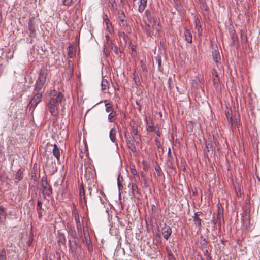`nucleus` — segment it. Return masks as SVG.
Segmentation results:
<instances>
[{
  "instance_id": "nucleus-1",
  "label": "nucleus",
  "mask_w": 260,
  "mask_h": 260,
  "mask_svg": "<svg viewBox=\"0 0 260 260\" xmlns=\"http://www.w3.org/2000/svg\"><path fill=\"white\" fill-rule=\"evenodd\" d=\"M63 98V95L60 92L57 95H52L51 98L46 106L52 116H56L58 115V104L61 102Z\"/></svg>"
},
{
  "instance_id": "nucleus-2",
  "label": "nucleus",
  "mask_w": 260,
  "mask_h": 260,
  "mask_svg": "<svg viewBox=\"0 0 260 260\" xmlns=\"http://www.w3.org/2000/svg\"><path fill=\"white\" fill-rule=\"evenodd\" d=\"M41 186L42 188V192L44 196H50L52 193V188L51 185L48 184L46 177L42 178Z\"/></svg>"
},
{
  "instance_id": "nucleus-3",
  "label": "nucleus",
  "mask_w": 260,
  "mask_h": 260,
  "mask_svg": "<svg viewBox=\"0 0 260 260\" xmlns=\"http://www.w3.org/2000/svg\"><path fill=\"white\" fill-rule=\"evenodd\" d=\"M42 96V93L41 92L37 93L32 99L31 101L29 103L30 108H35L36 106L41 101V98Z\"/></svg>"
},
{
  "instance_id": "nucleus-4",
  "label": "nucleus",
  "mask_w": 260,
  "mask_h": 260,
  "mask_svg": "<svg viewBox=\"0 0 260 260\" xmlns=\"http://www.w3.org/2000/svg\"><path fill=\"white\" fill-rule=\"evenodd\" d=\"M172 229L168 225L165 224V226L161 229V234L164 238L168 240L172 234Z\"/></svg>"
},
{
  "instance_id": "nucleus-5",
  "label": "nucleus",
  "mask_w": 260,
  "mask_h": 260,
  "mask_svg": "<svg viewBox=\"0 0 260 260\" xmlns=\"http://www.w3.org/2000/svg\"><path fill=\"white\" fill-rule=\"evenodd\" d=\"M212 57L214 61L216 62L217 67H218V64L220 60V55L218 49H215L212 52Z\"/></svg>"
},
{
  "instance_id": "nucleus-6",
  "label": "nucleus",
  "mask_w": 260,
  "mask_h": 260,
  "mask_svg": "<svg viewBox=\"0 0 260 260\" xmlns=\"http://www.w3.org/2000/svg\"><path fill=\"white\" fill-rule=\"evenodd\" d=\"M66 242V237L64 234L60 231H58V240L57 242L59 245L65 244Z\"/></svg>"
},
{
  "instance_id": "nucleus-7",
  "label": "nucleus",
  "mask_w": 260,
  "mask_h": 260,
  "mask_svg": "<svg viewBox=\"0 0 260 260\" xmlns=\"http://www.w3.org/2000/svg\"><path fill=\"white\" fill-rule=\"evenodd\" d=\"M42 203L41 201L38 200L37 201V211L38 214V217L40 219H42V216H43V211L44 209L42 207Z\"/></svg>"
},
{
  "instance_id": "nucleus-8",
  "label": "nucleus",
  "mask_w": 260,
  "mask_h": 260,
  "mask_svg": "<svg viewBox=\"0 0 260 260\" xmlns=\"http://www.w3.org/2000/svg\"><path fill=\"white\" fill-rule=\"evenodd\" d=\"M104 22L106 25L107 29L109 32V33L111 34L113 33L114 28L110 20L107 18H104Z\"/></svg>"
},
{
  "instance_id": "nucleus-9",
  "label": "nucleus",
  "mask_w": 260,
  "mask_h": 260,
  "mask_svg": "<svg viewBox=\"0 0 260 260\" xmlns=\"http://www.w3.org/2000/svg\"><path fill=\"white\" fill-rule=\"evenodd\" d=\"M147 4V0H140L138 11L142 13L145 9Z\"/></svg>"
},
{
  "instance_id": "nucleus-10",
  "label": "nucleus",
  "mask_w": 260,
  "mask_h": 260,
  "mask_svg": "<svg viewBox=\"0 0 260 260\" xmlns=\"http://www.w3.org/2000/svg\"><path fill=\"white\" fill-rule=\"evenodd\" d=\"M184 36L186 41L189 43H191L192 42V36L191 31L188 29H185Z\"/></svg>"
},
{
  "instance_id": "nucleus-11",
  "label": "nucleus",
  "mask_w": 260,
  "mask_h": 260,
  "mask_svg": "<svg viewBox=\"0 0 260 260\" xmlns=\"http://www.w3.org/2000/svg\"><path fill=\"white\" fill-rule=\"evenodd\" d=\"M146 122L148 125V127H147V130L148 132H152L155 131V128L154 127V123L150 119H146Z\"/></svg>"
},
{
  "instance_id": "nucleus-12",
  "label": "nucleus",
  "mask_w": 260,
  "mask_h": 260,
  "mask_svg": "<svg viewBox=\"0 0 260 260\" xmlns=\"http://www.w3.org/2000/svg\"><path fill=\"white\" fill-rule=\"evenodd\" d=\"M6 213L5 209L3 206H0V222L4 223L6 220Z\"/></svg>"
},
{
  "instance_id": "nucleus-13",
  "label": "nucleus",
  "mask_w": 260,
  "mask_h": 260,
  "mask_svg": "<svg viewBox=\"0 0 260 260\" xmlns=\"http://www.w3.org/2000/svg\"><path fill=\"white\" fill-rule=\"evenodd\" d=\"M212 74L213 76L214 84L215 86L218 85L220 82V79L217 72L215 70H213L212 71Z\"/></svg>"
},
{
  "instance_id": "nucleus-14",
  "label": "nucleus",
  "mask_w": 260,
  "mask_h": 260,
  "mask_svg": "<svg viewBox=\"0 0 260 260\" xmlns=\"http://www.w3.org/2000/svg\"><path fill=\"white\" fill-rule=\"evenodd\" d=\"M46 80V73H42L40 74L39 79L37 81V82L42 84L43 85L45 84Z\"/></svg>"
},
{
  "instance_id": "nucleus-15",
  "label": "nucleus",
  "mask_w": 260,
  "mask_h": 260,
  "mask_svg": "<svg viewBox=\"0 0 260 260\" xmlns=\"http://www.w3.org/2000/svg\"><path fill=\"white\" fill-rule=\"evenodd\" d=\"M53 155L59 160L60 158V151L56 144L54 145V148L52 151Z\"/></svg>"
},
{
  "instance_id": "nucleus-16",
  "label": "nucleus",
  "mask_w": 260,
  "mask_h": 260,
  "mask_svg": "<svg viewBox=\"0 0 260 260\" xmlns=\"http://www.w3.org/2000/svg\"><path fill=\"white\" fill-rule=\"evenodd\" d=\"M202 220L199 217H193V222L199 230H200L202 226Z\"/></svg>"
},
{
  "instance_id": "nucleus-17",
  "label": "nucleus",
  "mask_w": 260,
  "mask_h": 260,
  "mask_svg": "<svg viewBox=\"0 0 260 260\" xmlns=\"http://www.w3.org/2000/svg\"><path fill=\"white\" fill-rule=\"evenodd\" d=\"M93 172H94V170L92 169V168L91 167H89V168L85 167V176H86V178H87V177L89 178V177H90L91 176L93 175Z\"/></svg>"
},
{
  "instance_id": "nucleus-18",
  "label": "nucleus",
  "mask_w": 260,
  "mask_h": 260,
  "mask_svg": "<svg viewBox=\"0 0 260 260\" xmlns=\"http://www.w3.org/2000/svg\"><path fill=\"white\" fill-rule=\"evenodd\" d=\"M116 131L115 128H112L110 131V138L113 142L116 140Z\"/></svg>"
},
{
  "instance_id": "nucleus-19",
  "label": "nucleus",
  "mask_w": 260,
  "mask_h": 260,
  "mask_svg": "<svg viewBox=\"0 0 260 260\" xmlns=\"http://www.w3.org/2000/svg\"><path fill=\"white\" fill-rule=\"evenodd\" d=\"M126 143L128 145V148L133 152L136 151V148L134 144L130 140H126Z\"/></svg>"
},
{
  "instance_id": "nucleus-20",
  "label": "nucleus",
  "mask_w": 260,
  "mask_h": 260,
  "mask_svg": "<svg viewBox=\"0 0 260 260\" xmlns=\"http://www.w3.org/2000/svg\"><path fill=\"white\" fill-rule=\"evenodd\" d=\"M200 6L201 9L203 11H207L208 10V7L205 0H200Z\"/></svg>"
},
{
  "instance_id": "nucleus-21",
  "label": "nucleus",
  "mask_w": 260,
  "mask_h": 260,
  "mask_svg": "<svg viewBox=\"0 0 260 260\" xmlns=\"http://www.w3.org/2000/svg\"><path fill=\"white\" fill-rule=\"evenodd\" d=\"M225 114H226V116L227 117V119H228V120L229 123H230L231 126H233V120L231 116V111H230L229 110L226 111Z\"/></svg>"
},
{
  "instance_id": "nucleus-22",
  "label": "nucleus",
  "mask_w": 260,
  "mask_h": 260,
  "mask_svg": "<svg viewBox=\"0 0 260 260\" xmlns=\"http://www.w3.org/2000/svg\"><path fill=\"white\" fill-rule=\"evenodd\" d=\"M28 29L30 34L35 33L36 31L34 23L31 20H29L28 22Z\"/></svg>"
},
{
  "instance_id": "nucleus-23",
  "label": "nucleus",
  "mask_w": 260,
  "mask_h": 260,
  "mask_svg": "<svg viewBox=\"0 0 260 260\" xmlns=\"http://www.w3.org/2000/svg\"><path fill=\"white\" fill-rule=\"evenodd\" d=\"M109 83L106 79H103L101 83V88L103 90H105L108 88Z\"/></svg>"
},
{
  "instance_id": "nucleus-24",
  "label": "nucleus",
  "mask_w": 260,
  "mask_h": 260,
  "mask_svg": "<svg viewBox=\"0 0 260 260\" xmlns=\"http://www.w3.org/2000/svg\"><path fill=\"white\" fill-rule=\"evenodd\" d=\"M105 107H106V111L107 112L111 113V112H113L112 110V104L110 103H107V101H105Z\"/></svg>"
},
{
  "instance_id": "nucleus-25",
  "label": "nucleus",
  "mask_w": 260,
  "mask_h": 260,
  "mask_svg": "<svg viewBox=\"0 0 260 260\" xmlns=\"http://www.w3.org/2000/svg\"><path fill=\"white\" fill-rule=\"evenodd\" d=\"M145 31L149 36H152L154 35L153 31L152 30V28L150 25H148L145 27Z\"/></svg>"
},
{
  "instance_id": "nucleus-26",
  "label": "nucleus",
  "mask_w": 260,
  "mask_h": 260,
  "mask_svg": "<svg viewBox=\"0 0 260 260\" xmlns=\"http://www.w3.org/2000/svg\"><path fill=\"white\" fill-rule=\"evenodd\" d=\"M131 188L134 195L139 193L138 186L136 184L132 183Z\"/></svg>"
},
{
  "instance_id": "nucleus-27",
  "label": "nucleus",
  "mask_w": 260,
  "mask_h": 260,
  "mask_svg": "<svg viewBox=\"0 0 260 260\" xmlns=\"http://www.w3.org/2000/svg\"><path fill=\"white\" fill-rule=\"evenodd\" d=\"M116 116V113L115 112H111L110 113L108 117L109 121L110 122H113Z\"/></svg>"
},
{
  "instance_id": "nucleus-28",
  "label": "nucleus",
  "mask_w": 260,
  "mask_h": 260,
  "mask_svg": "<svg viewBox=\"0 0 260 260\" xmlns=\"http://www.w3.org/2000/svg\"><path fill=\"white\" fill-rule=\"evenodd\" d=\"M118 17L120 19L121 22L122 23H124V22L125 21V16L123 11H121L118 12Z\"/></svg>"
},
{
  "instance_id": "nucleus-29",
  "label": "nucleus",
  "mask_w": 260,
  "mask_h": 260,
  "mask_svg": "<svg viewBox=\"0 0 260 260\" xmlns=\"http://www.w3.org/2000/svg\"><path fill=\"white\" fill-rule=\"evenodd\" d=\"M195 23H196V27L197 28L198 32L201 34L202 31V28L201 25L200 23L199 20L198 19H196Z\"/></svg>"
},
{
  "instance_id": "nucleus-30",
  "label": "nucleus",
  "mask_w": 260,
  "mask_h": 260,
  "mask_svg": "<svg viewBox=\"0 0 260 260\" xmlns=\"http://www.w3.org/2000/svg\"><path fill=\"white\" fill-rule=\"evenodd\" d=\"M79 193H80L81 200H82V199L85 200V191H84V188H83L82 185H81Z\"/></svg>"
},
{
  "instance_id": "nucleus-31",
  "label": "nucleus",
  "mask_w": 260,
  "mask_h": 260,
  "mask_svg": "<svg viewBox=\"0 0 260 260\" xmlns=\"http://www.w3.org/2000/svg\"><path fill=\"white\" fill-rule=\"evenodd\" d=\"M105 38L106 39V42L105 43V44H109L111 46V48L112 49H113V44L112 43V41L111 40L110 36L109 35H106Z\"/></svg>"
},
{
  "instance_id": "nucleus-32",
  "label": "nucleus",
  "mask_w": 260,
  "mask_h": 260,
  "mask_svg": "<svg viewBox=\"0 0 260 260\" xmlns=\"http://www.w3.org/2000/svg\"><path fill=\"white\" fill-rule=\"evenodd\" d=\"M0 260H6V251L5 249H3L1 251Z\"/></svg>"
},
{
  "instance_id": "nucleus-33",
  "label": "nucleus",
  "mask_w": 260,
  "mask_h": 260,
  "mask_svg": "<svg viewBox=\"0 0 260 260\" xmlns=\"http://www.w3.org/2000/svg\"><path fill=\"white\" fill-rule=\"evenodd\" d=\"M44 85L39 83L37 82L36 84L35 90L38 91V92H40V91L42 89V87Z\"/></svg>"
},
{
  "instance_id": "nucleus-34",
  "label": "nucleus",
  "mask_w": 260,
  "mask_h": 260,
  "mask_svg": "<svg viewBox=\"0 0 260 260\" xmlns=\"http://www.w3.org/2000/svg\"><path fill=\"white\" fill-rule=\"evenodd\" d=\"M176 6V8L177 10H180L181 8V2L180 0H173Z\"/></svg>"
},
{
  "instance_id": "nucleus-35",
  "label": "nucleus",
  "mask_w": 260,
  "mask_h": 260,
  "mask_svg": "<svg viewBox=\"0 0 260 260\" xmlns=\"http://www.w3.org/2000/svg\"><path fill=\"white\" fill-rule=\"evenodd\" d=\"M223 215L222 214V211L218 206V214H217V219H220L221 218H223Z\"/></svg>"
},
{
  "instance_id": "nucleus-36",
  "label": "nucleus",
  "mask_w": 260,
  "mask_h": 260,
  "mask_svg": "<svg viewBox=\"0 0 260 260\" xmlns=\"http://www.w3.org/2000/svg\"><path fill=\"white\" fill-rule=\"evenodd\" d=\"M15 179L16 180H20L22 179L21 173L20 172V170H18L16 173Z\"/></svg>"
},
{
  "instance_id": "nucleus-37",
  "label": "nucleus",
  "mask_w": 260,
  "mask_h": 260,
  "mask_svg": "<svg viewBox=\"0 0 260 260\" xmlns=\"http://www.w3.org/2000/svg\"><path fill=\"white\" fill-rule=\"evenodd\" d=\"M73 0H63V4L64 6H69L73 2Z\"/></svg>"
},
{
  "instance_id": "nucleus-38",
  "label": "nucleus",
  "mask_w": 260,
  "mask_h": 260,
  "mask_svg": "<svg viewBox=\"0 0 260 260\" xmlns=\"http://www.w3.org/2000/svg\"><path fill=\"white\" fill-rule=\"evenodd\" d=\"M145 15L147 17L148 20H149L151 19V12L150 10H146V11L145 12Z\"/></svg>"
},
{
  "instance_id": "nucleus-39",
  "label": "nucleus",
  "mask_w": 260,
  "mask_h": 260,
  "mask_svg": "<svg viewBox=\"0 0 260 260\" xmlns=\"http://www.w3.org/2000/svg\"><path fill=\"white\" fill-rule=\"evenodd\" d=\"M118 36L120 37H122L124 40H126L127 36L125 35L124 32H119Z\"/></svg>"
},
{
  "instance_id": "nucleus-40",
  "label": "nucleus",
  "mask_w": 260,
  "mask_h": 260,
  "mask_svg": "<svg viewBox=\"0 0 260 260\" xmlns=\"http://www.w3.org/2000/svg\"><path fill=\"white\" fill-rule=\"evenodd\" d=\"M141 68L143 71H147V67L146 64L143 62L142 60L141 61Z\"/></svg>"
},
{
  "instance_id": "nucleus-41",
  "label": "nucleus",
  "mask_w": 260,
  "mask_h": 260,
  "mask_svg": "<svg viewBox=\"0 0 260 260\" xmlns=\"http://www.w3.org/2000/svg\"><path fill=\"white\" fill-rule=\"evenodd\" d=\"M75 220L77 225L80 224V219L78 214H75Z\"/></svg>"
},
{
  "instance_id": "nucleus-42",
  "label": "nucleus",
  "mask_w": 260,
  "mask_h": 260,
  "mask_svg": "<svg viewBox=\"0 0 260 260\" xmlns=\"http://www.w3.org/2000/svg\"><path fill=\"white\" fill-rule=\"evenodd\" d=\"M155 170L157 172V174L158 176H160L161 174V170L159 167H157L155 168Z\"/></svg>"
},
{
  "instance_id": "nucleus-43",
  "label": "nucleus",
  "mask_w": 260,
  "mask_h": 260,
  "mask_svg": "<svg viewBox=\"0 0 260 260\" xmlns=\"http://www.w3.org/2000/svg\"><path fill=\"white\" fill-rule=\"evenodd\" d=\"M117 183H118V186L119 187V189H120L121 188L123 187L121 183H120V175L118 176V177L117 178Z\"/></svg>"
},
{
  "instance_id": "nucleus-44",
  "label": "nucleus",
  "mask_w": 260,
  "mask_h": 260,
  "mask_svg": "<svg viewBox=\"0 0 260 260\" xmlns=\"http://www.w3.org/2000/svg\"><path fill=\"white\" fill-rule=\"evenodd\" d=\"M231 37L233 42H235V41L237 39V37L235 32H231Z\"/></svg>"
},
{
  "instance_id": "nucleus-45",
  "label": "nucleus",
  "mask_w": 260,
  "mask_h": 260,
  "mask_svg": "<svg viewBox=\"0 0 260 260\" xmlns=\"http://www.w3.org/2000/svg\"><path fill=\"white\" fill-rule=\"evenodd\" d=\"M206 147L208 149V151H209V149L211 147V144L209 142H206Z\"/></svg>"
},
{
  "instance_id": "nucleus-46",
  "label": "nucleus",
  "mask_w": 260,
  "mask_h": 260,
  "mask_svg": "<svg viewBox=\"0 0 260 260\" xmlns=\"http://www.w3.org/2000/svg\"><path fill=\"white\" fill-rule=\"evenodd\" d=\"M131 172L132 173L133 175H137V172L135 168H131Z\"/></svg>"
},
{
  "instance_id": "nucleus-47",
  "label": "nucleus",
  "mask_w": 260,
  "mask_h": 260,
  "mask_svg": "<svg viewBox=\"0 0 260 260\" xmlns=\"http://www.w3.org/2000/svg\"><path fill=\"white\" fill-rule=\"evenodd\" d=\"M138 133V131L137 128L133 127V133L134 134V135L136 136V135H137Z\"/></svg>"
},
{
  "instance_id": "nucleus-48",
  "label": "nucleus",
  "mask_w": 260,
  "mask_h": 260,
  "mask_svg": "<svg viewBox=\"0 0 260 260\" xmlns=\"http://www.w3.org/2000/svg\"><path fill=\"white\" fill-rule=\"evenodd\" d=\"M202 214V212H196L195 214H194V216H193V217H199V216L200 215H201Z\"/></svg>"
},
{
  "instance_id": "nucleus-49",
  "label": "nucleus",
  "mask_w": 260,
  "mask_h": 260,
  "mask_svg": "<svg viewBox=\"0 0 260 260\" xmlns=\"http://www.w3.org/2000/svg\"><path fill=\"white\" fill-rule=\"evenodd\" d=\"M109 2L110 4H112V6H113V4L115 3V0H109Z\"/></svg>"
},
{
  "instance_id": "nucleus-50",
  "label": "nucleus",
  "mask_w": 260,
  "mask_h": 260,
  "mask_svg": "<svg viewBox=\"0 0 260 260\" xmlns=\"http://www.w3.org/2000/svg\"><path fill=\"white\" fill-rule=\"evenodd\" d=\"M155 133H156V135H157L158 137H159V136H160V132H159V130H156V131H155Z\"/></svg>"
},
{
  "instance_id": "nucleus-51",
  "label": "nucleus",
  "mask_w": 260,
  "mask_h": 260,
  "mask_svg": "<svg viewBox=\"0 0 260 260\" xmlns=\"http://www.w3.org/2000/svg\"><path fill=\"white\" fill-rule=\"evenodd\" d=\"M206 257H207V260H211V257L210 256V255H208L207 256H206Z\"/></svg>"
},
{
  "instance_id": "nucleus-52",
  "label": "nucleus",
  "mask_w": 260,
  "mask_h": 260,
  "mask_svg": "<svg viewBox=\"0 0 260 260\" xmlns=\"http://www.w3.org/2000/svg\"><path fill=\"white\" fill-rule=\"evenodd\" d=\"M205 254L206 255V256H207L208 255H210L208 253V251L207 250H206V252L205 253Z\"/></svg>"
},
{
  "instance_id": "nucleus-53",
  "label": "nucleus",
  "mask_w": 260,
  "mask_h": 260,
  "mask_svg": "<svg viewBox=\"0 0 260 260\" xmlns=\"http://www.w3.org/2000/svg\"><path fill=\"white\" fill-rule=\"evenodd\" d=\"M156 236L159 237V238L160 237V235L158 233L156 234Z\"/></svg>"
},
{
  "instance_id": "nucleus-54",
  "label": "nucleus",
  "mask_w": 260,
  "mask_h": 260,
  "mask_svg": "<svg viewBox=\"0 0 260 260\" xmlns=\"http://www.w3.org/2000/svg\"><path fill=\"white\" fill-rule=\"evenodd\" d=\"M155 29H156L157 32H158L160 30L158 28H156Z\"/></svg>"
},
{
  "instance_id": "nucleus-55",
  "label": "nucleus",
  "mask_w": 260,
  "mask_h": 260,
  "mask_svg": "<svg viewBox=\"0 0 260 260\" xmlns=\"http://www.w3.org/2000/svg\"><path fill=\"white\" fill-rule=\"evenodd\" d=\"M156 22L154 21V25H153V26H155V25H156Z\"/></svg>"
},
{
  "instance_id": "nucleus-56",
  "label": "nucleus",
  "mask_w": 260,
  "mask_h": 260,
  "mask_svg": "<svg viewBox=\"0 0 260 260\" xmlns=\"http://www.w3.org/2000/svg\"><path fill=\"white\" fill-rule=\"evenodd\" d=\"M80 1H81V0H79V2H80Z\"/></svg>"
}]
</instances>
